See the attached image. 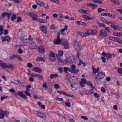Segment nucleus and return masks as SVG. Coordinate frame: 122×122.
<instances>
[{
	"instance_id": "obj_22",
	"label": "nucleus",
	"mask_w": 122,
	"mask_h": 122,
	"mask_svg": "<svg viewBox=\"0 0 122 122\" xmlns=\"http://www.w3.org/2000/svg\"><path fill=\"white\" fill-rule=\"evenodd\" d=\"M30 47L32 49H34L36 48V46L35 43L33 42L30 45Z\"/></svg>"
},
{
	"instance_id": "obj_50",
	"label": "nucleus",
	"mask_w": 122,
	"mask_h": 122,
	"mask_svg": "<svg viewBox=\"0 0 122 122\" xmlns=\"http://www.w3.org/2000/svg\"><path fill=\"white\" fill-rule=\"evenodd\" d=\"M37 77L39 78L40 79L42 80L43 79V77L40 74H38Z\"/></svg>"
},
{
	"instance_id": "obj_41",
	"label": "nucleus",
	"mask_w": 122,
	"mask_h": 122,
	"mask_svg": "<svg viewBox=\"0 0 122 122\" xmlns=\"http://www.w3.org/2000/svg\"><path fill=\"white\" fill-rule=\"evenodd\" d=\"M90 13V11L89 10H84L83 13L86 14H88Z\"/></svg>"
},
{
	"instance_id": "obj_48",
	"label": "nucleus",
	"mask_w": 122,
	"mask_h": 122,
	"mask_svg": "<svg viewBox=\"0 0 122 122\" xmlns=\"http://www.w3.org/2000/svg\"><path fill=\"white\" fill-rule=\"evenodd\" d=\"M101 91L103 93H105L106 91V90L105 88L102 87L101 88Z\"/></svg>"
},
{
	"instance_id": "obj_40",
	"label": "nucleus",
	"mask_w": 122,
	"mask_h": 122,
	"mask_svg": "<svg viewBox=\"0 0 122 122\" xmlns=\"http://www.w3.org/2000/svg\"><path fill=\"white\" fill-rule=\"evenodd\" d=\"M116 37H113V36H110L109 37L110 39L113 41H115Z\"/></svg>"
},
{
	"instance_id": "obj_20",
	"label": "nucleus",
	"mask_w": 122,
	"mask_h": 122,
	"mask_svg": "<svg viewBox=\"0 0 122 122\" xmlns=\"http://www.w3.org/2000/svg\"><path fill=\"white\" fill-rule=\"evenodd\" d=\"M36 61H45V58L44 57H42L40 56L38 57Z\"/></svg>"
},
{
	"instance_id": "obj_29",
	"label": "nucleus",
	"mask_w": 122,
	"mask_h": 122,
	"mask_svg": "<svg viewBox=\"0 0 122 122\" xmlns=\"http://www.w3.org/2000/svg\"><path fill=\"white\" fill-rule=\"evenodd\" d=\"M58 76V75L56 74H52L50 76V77L51 78H53L54 77H56Z\"/></svg>"
},
{
	"instance_id": "obj_30",
	"label": "nucleus",
	"mask_w": 122,
	"mask_h": 122,
	"mask_svg": "<svg viewBox=\"0 0 122 122\" xmlns=\"http://www.w3.org/2000/svg\"><path fill=\"white\" fill-rule=\"evenodd\" d=\"M78 34L83 37L86 36L85 32L83 33L80 32H77Z\"/></svg>"
},
{
	"instance_id": "obj_18",
	"label": "nucleus",
	"mask_w": 122,
	"mask_h": 122,
	"mask_svg": "<svg viewBox=\"0 0 122 122\" xmlns=\"http://www.w3.org/2000/svg\"><path fill=\"white\" fill-rule=\"evenodd\" d=\"M40 27L41 30L45 34L47 33L46 28L45 26H43L42 27L40 26Z\"/></svg>"
},
{
	"instance_id": "obj_45",
	"label": "nucleus",
	"mask_w": 122,
	"mask_h": 122,
	"mask_svg": "<svg viewBox=\"0 0 122 122\" xmlns=\"http://www.w3.org/2000/svg\"><path fill=\"white\" fill-rule=\"evenodd\" d=\"M16 15H13L11 19V20L12 21H14L15 19H16Z\"/></svg>"
},
{
	"instance_id": "obj_5",
	"label": "nucleus",
	"mask_w": 122,
	"mask_h": 122,
	"mask_svg": "<svg viewBox=\"0 0 122 122\" xmlns=\"http://www.w3.org/2000/svg\"><path fill=\"white\" fill-rule=\"evenodd\" d=\"M30 16L32 18L33 20L36 21H37L38 19H39V18H38V16L37 14L31 13Z\"/></svg>"
},
{
	"instance_id": "obj_4",
	"label": "nucleus",
	"mask_w": 122,
	"mask_h": 122,
	"mask_svg": "<svg viewBox=\"0 0 122 122\" xmlns=\"http://www.w3.org/2000/svg\"><path fill=\"white\" fill-rule=\"evenodd\" d=\"M15 95L16 96L19 95L22 98L25 99H26L27 98V97L25 95L23 94V92L22 91H18L17 92H16L15 93Z\"/></svg>"
},
{
	"instance_id": "obj_14",
	"label": "nucleus",
	"mask_w": 122,
	"mask_h": 122,
	"mask_svg": "<svg viewBox=\"0 0 122 122\" xmlns=\"http://www.w3.org/2000/svg\"><path fill=\"white\" fill-rule=\"evenodd\" d=\"M17 81L18 82V85L20 87L23 88L25 86V82H20L18 80Z\"/></svg>"
},
{
	"instance_id": "obj_16",
	"label": "nucleus",
	"mask_w": 122,
	"mask_h": 122,
	"mask_svg": "<svg viewBox=\"0 0 122 122\" xmlns=\"http://www.w3.org/2000/svg\"><path fill=\"white\" fill-rule=\"evenodd\" d=\"M36 112L37 115L43 118L44 116H45L40 111H36Z\"/></svg>"
},
{
	"instance_id": "obj_23",
	"label": "nucleus",
	"mask_w": 122,
	"mask_h": 122,
	"mask_svg": "<svg viewBox=\"0 0 122 122\" xmlns=\"http://www.w3.org/2000/svg\"><path fill=\"white\" fill-rule=\"evenodd\" d=\"M113 35L114 36L120 37L121 32H114L113 33Z\"/></svg>"
},
{
	"instance_id": "obj_64",
	"label": "nucleus",
	"mask_w": 122,
	"mask_h": 122,
	"mask_svg": "<svg viewBox=\"0 0 122 122\" xmlns=\"http://www.w3.org/2000/svg\"><path fill=\"white\" fill-rule=\"evenodd\" d=\"M101 58L102 61L104 62H106V59L103 56H102L101 57Z\"/></svg>"
},
{
	"instance_id": "obj_36",
	"label": "nucleus",
	"mask_w": 122,
	"mask_h": 122,
	"mask_svg": "<svg viewBox=\"0 0 122 122\" xmlns=\"http://www.w3.org/2000/svg\"><path fill=\"white\" fill-rule=\"evenodd\" d=\"M56 57L57 60L61 62H62V60L60 56H57Z\"/></svg>"
},
{
	"instance_id": "obj_21",
	"label": "nucleus",
	"mask_w": 122,
	"mask_h": 122,
	"mask_svg": "<svg viewBox=\"0 0 122 122\" xmlns=\"http://www.w3.org/2000/svg\"><path fill=\"white\" fill-rule=\"evenodd\" d=\"M115 42H117L120 44H122V40L119 37H116Z\"/></svg>"
},
{
	"instance_id": "obj_61",
	"label": "nucleus",
	"mask_w": 122,
	"mask_h": 122,
	"mask_svg": "<svg viewBox=\"0 0 122 122\" xmlns=\"http://www.w3.org/2000/svg\"><path fill=\"white\" fill-rule=\"evenodd\" d=\"M38 75V74H36L35 73L32 74V75H31L32 76L35 77H37Z\"/></svg>"
},
{
	"instance_id": "obj_11",
	"label": "nucleus",
	"mask_w": 122,
	"mask_h": 122,
	"mask_svg": "<svg viewBox=\"0 0 122 122\" xmlns=\"http://www.w3.org/2000/svg\"><path fill=\"white\" fill-rule=\"evenodd\" d=\"M2 41H7L9 42L10 40V37L8 36H7L5 37H2Z\"/></svg>"
},
{
	"instance_id": "obj_13",
	"label": "nucleus",
	"mask_w": 122,
	"mask_h": 122,
	"mask_svg": "<svg viewBox=\"0 0 122 122\" xmlns=\"http://www.w3.org/2000/svg\"><path fill=\"white\" fill-rule=\"evenodd\" d=\"M33 70L34 71L38 72L39 73H41L42 71V69L39 67H33Z\"/></svg>"
},
{
	"instance_id": "obj_62",
	"label": "nucleus",
	"mask_w": 122,
	"mask_h": 122,
	"mask_svg": "<svg viewBox=\"0 0 122 122\" xmlns=\"http://www.w3.org/2000/svg\"><path fill=\"white\" fill-rule=\"evenodd\" d=\"M8 14V13L7 12H5L4 13H3L2 14V15L3 17H4L5 15H7Z\"/></svg>"
},
{
	"instance_id": "obj_51",
	"label": "nucleus",
	"mask_w": 122,
	"mask_h": 122,
	"mask_svg": "<svg viewBox=\"0 0 122 122\" xmlns=\"http://www.w3.org/2000/svg\"><path fill=\"white\" fill-rule=\"evenodd\" d=\"M81 118L82 119L85 120H87L88 119L86 117H85V116H81Z\"/></svg>"
},
{
	"instance_id": "obj_38",
	"label": "nucleus",
	"mask_w": 122,
	"mask_h": 122,
	"mask_svg": "<svg viewBox=\"0 0 122 122\" xmlns=\"http://www.w3.org/2000/svg\"><path fill=\"white\" fill-rule=\"evenodd\" d=\"M117 71L118 73L120 74L122 76V69L121 68H118L117 70Z\"/></svg>"
},
{
	"instance_id": "obj_46",
	"label": "nucleus",
	"mask_w": 122,
	"mask_h": 122,
	"mask_svg": "<svg viewBox=\"0 0 122 122\" xmlns=\"http://www.w3.org/2000/svg\"><path fill=\"white\" fill-rule=\"evenodd\" d=\"M65 30H64V29H62L61 31H60L61 34L63 35H64L65 34L64 33V32L65 31Z\"/></svg>"
},
{
	"instance_id": "obj_25",
	"label": "nucleus",
	"mask_w": 122,
	"mask_h": 122,
	"mask_svg": "<svg viewBox=\"0 0 122 122\" xmlns=\"http://www.w3.org/2000/svg\"><path fill=\"white\" fill-rule=\"evenodd\" d=\"M105 76V72L102 71L100 72V78H102L104 77Z\"/></svg>"
},
{
	"instance_id": "obj_24",
	"label": "nucleus",
	"mask_w": 122,
	"mask_h": 122,
	"mask_svg": "<svg viewBox=\"0 0 122 122\" xmlns=\"http://www.w3.org/2000/svg\"><path fill=\"white\" fill-rule=\"evenodd\" d=\"M39 51L42 53H43L45 51V49L43 47L41 46L39 48Z\"/></svg>"
},
{
	"instance_id": "obj_33",
	"label": "nucleus",
	"mask_w": 122,
	"mask_h": 122,
	"mask_svg": "<svg viewBox=\"0 0 122 122\" xmlns=\"http://www.w3.org/2000/svg\"><path fill=\"white\" fill-rule=\"evenodd\" d=\"M108 16L110 17L113 18L114 17L115 15H112L110 13H106V16Z\"/></svg>"
},
{
	"instance_id": "obj_53",
	"label": "nucleus",
	"mask_w": 122,
	"mask_h": 122,
	"mask_svg": "<svg viewBox=\"0 0 122 122\" xmlns=\"http://www.w3.org/2000/svg\"><path fill=\"white\" fill-rule=\"evenodd\" d=\"M64 94H65L66 96H68L69 97H71L72 98H73L74 97V96L73 95H72L70 94L68 95L66 92H64Z\"/></svg>"
},
{
	"instance_id": "obj_1",
	"label": "nucleus",
	"mask_w": 122,
	"mask_h": 122,
	"mask_svg": "<svg viewBox=\"0 0 122 122\" xmlns=\"http://www.w3.org/2000/svg\"><path fill=\"white\" fill-rule=\"evenodd\" d=\"M92 69L93 75H95V78L96 79L97 81H98L99 79V68L98 67L97 69H96L93 66Z\"/></svg>"
},
{
	"instance_id": "obj_44",
	"label": "nucleus",
	"mask_w": 122,
	"mask_h": 122,
	"mask_svg": "<svg viewBox=\"0 0 122 122\" xmlns=\"http://www.w3.org/2000/svg\"><path fill=\"white\" fill-rule=\"evenodd\" d=\"M65 105L68 107H70L71 106V103L69 102H65Z\"/></svg>"
},
{
	"instance_id": "obj_3",
	"label": "nucleus",
	"mask_w": 122,
	"mask_h": 122,
	"mask_svg": "<svg viewBox=\"0 0 122 122\" xmlns=\"http://www.w3.org/2000/svg\"><path fill=\"white\" fill-rule=\"evenodd\" d=\"M86 36L91 35H94L96 33L95 30H87L86 32H85Z\"/></svg>"
},
{
	"instance_id": "obj_55",
	"label": "nucleus",
	"mask_w": 122,
	"mask_h": 122,
	"mask_svg": "<svg viewBox=\"0 0 122 122\" xmlns=\"http://www.w3.org/2000/svg\"><path fill=\"white\" fill-rule=\"evenodd\" d=\"M94 95L96 98H98L99 97V95L96 93H95L94 94Z\"/></svg>"
},
{
	"instance_id": "obj_47",
	"label": "nucleus",
	"mask_w": 122,
	"mask_h": 122,
	"mask_svg": "<svg viewBox=\"0 0 122 122\" xmlns=\"http://www.w3.org/2000/svg\"><path fill=\"white\" fill-rule=\"evenodd\" d=\"M65 30H64V29H62L61 31H60L61 34L63 35H64L65 34L64 33V32L65 31Z\"/></svg>"
},
{
	"instance_id": "obj_60",
	"label": "nucleus",
	"mask_w": 122,
	"mask_h": 122,
	"mask_svg": "<svg viewBox=\"0 0 122 122\" xmlns=\"http://www.w3.org/2000/svg\"><path fill=\"white\" fill-rule=\"evenodd\" d=\"M55 88L56 89H58L59 88V86L58 84H55L54 85Z\"/></svg>"
},
{
	"instance_id": "obj_57",
	"label": "nucleus",
	"mask_w": 122,
	"mask_h": 122,
	"mask_svg": "<svg viewBox=\"0 0 122 122\" xmlns=\"http://www.w3.org/2000/svg\"><path fill=\"white\" fill-rule=\"evenodd\" d=\"M16 57L18 58V59L21 61L22 60V57L19 55H17L16 56Z\"/></svg>"
},
{
	"instance_id": "obj_26",
	"label": "nucleus",
	"mask_w": 122,
	"mask_h": 122,
	"mask_svg": "<svg viewBox=\"0 0 122 122\" xmlns=\"http://www.w3.org/2000/svg\"><path fill=\"white\" fill-rule=\"evenodd\" d=\"M30 91V89H26V90L25 91V93L26 95L27 96H29L30 97L31 96L30 95V94L29 92V91Z\"/></svg>"
},
{
	"instance_id": "obj_19",
	"label": "nucleus",
	"mask_w": 122,
	"mask_h": 122,
	"mask_svg": "<svg viewBox=\"0 0 122 122\" xmlns=\"http://www.w3.org/2000/svg\"><path fill=\"white\" fill-rule=\"evenodd\" d=\"M36 2L38 5L41 6H42L43 7H44V5H45V4L42 2L38 0H36Z\"/></svg>"
},
{
	"instance_id": "obj_17",
	"label": "nucleus",
	"mask_w": 122,
	"mask_h": 122,
	"mask_svg": "<svg viewBox=\"0 0 122 122\" xmlns=\"http://www.w3.org/2000/svg\"><path fill=\"white\" fill-rule=\"evenodd\" d=\"M101 36H106L107 35V33L104 30H101L100 31Z\"/></svg>"
},
{
	"instance_id": "obj_12",
	"label": "nucleus",
	"mask_w": 122,
	"mask_h": 122,
	"mask_svg": "<svg viewBox=\"0 0 122 122\" xmlns=\"http://www.w3.org/2000/svg\"><path fill=\"white\" fill-rule=\"evenodd\" d=\"M0 65L4 68H5L8 67V66L3 61L0 60Z\"/></svg>"
},
{
	"instance_id": "obj_42",
	"label": "nucleus",
	"mask_w": 122,
	"mask_h": 122,
	"mask_svg": "<svg viewBox=\"0 0 122 122\" xmlns=\"http://www.w3.org/2000/svg\"><path fill=\"white\" fill-rule=\"evenodd\" d=\"M55 99L57 100L60 101L62 102L63 101V99L62 98H59L58 97H56Z\"/></svg>"
},
{
	"instance_id": "obj_7",
	"label": "nucleus",
	"mask_w": 122,
	"mask_h": 122,
	"mask_svg": "<svg viewBox=\"0 0 122 122\" xmlns=\"http://www.w3.org/2000/svg\"><path fill=\"white\" fill-rule=\"evenodd\" d=\"M102 54L104 56H106L107 59L109 58L111 59L112 58V54L108 53H107L106 54L105 53L103 52L102 53Z\"/></svg>"
},
{
	"instance_id": "obj_8",
	"label": "nucleus",
	"mask_w": 122,
	"mask_h": 122,
	"mask_svg": "<svg viewBox=\"0 0 122 122\" xmlns=\"http://www.w3.org/2000/svg\"><path fill=\"white\" fill-rule=\"evenodd\" d=\"M60 34L58 33L57 36V37L55 43L57 45L60 44L61 42V39L60 38Z\"/></svg>"
},
{
	"instance_id": "obj_49",
	"label": "nucleus",
	"mask_w": 122,
	"mask_h": 122,
	"mask_svg": "<svg viewBox=\"0 0 122 122\" xmlns=\"http://www.w3.org/2000/svg\"><path fill=\"white\" fill-rule=\"evenodd\" d=\"M75 48L77 51L79 50L80 49V45H78L77 46H76L75 47Z\"/></svg>"
},
{
	"instance_id": "obj_34",
	"label": "nucleus",
	"mask_w": 122,
	"mask_h": 122,
	"mask_svg": "<svg viewBox=\"0 0 122 122\" xmlns=\"http://www.w3.org/2000/svg\"><path fill=\"white\" fill-rule=\"evenodd\" d=\"M49 56L51 57L54 58L55 56V54L53 52L51 51L49 54Z\"/></svg>"
},
{
	"instance_id": "obj_27",
	"label": "nucleus",
	"mask_w": 122,
	"mask_h": 122,
	"mask_svg": "<svg viewBox=\"0 0 122 122\" xmlns=\"http://www.w3.org/2000/svg\"><path fill=\"white\" fill-rule=\"evenodd\" d=\"M86 84L88 86H90V88L91 87H93L94 86L92 82L89 81H87Z\"/></svg>"
},
{
	"instance_id": "obj_35",
	"label": "nucleus",
	"mask_w": 122,
	"mask_h": 122,
	"mask_svg": "<svg viewBox=\"0 0 122 122\" xmlns=\"http://www.w3.org/2000/svg\"><path fill=\"white\" fill-rule=\"evenodd\" d=\"M22 14L23 15H25L26 14V15L29 16H30V14H31L30 13V12L27 11H23L22 12Z\"/></svg>"
},
{
	"instance_id": "obj_63",
	"label": "nucleus",
	"mask_w": 122,
	"mask_h": 122,
	"mask_svg": "<svg viewBox=\"0 0 122 122\" xmlns=\"http://www.w3.org/2000/svg\"><path fill=\"white\" fill-rule=\"evenodd\" d=\"M45 7V9H46L47 10L50 8V7L48 5H46L45 6H44V7Z\"/></svg>"
},
{
	"instance_id": "obj_39",
	"label": "nucleus",
	"mask_w": 122,
	"mask_h": 122,
	"mask_svg": "<svg viewBox=\"0 0 122 122\" xmlns=\"http://www.w3.org/2000/svg\"><path fill=\"white\" fill-rule=\"evenodd\" d=\"M68 59V63L71 64L73 63V61L71 58V57H69Z\"/></svg>"
},
{
	"instance_id": "obj_32",
	"label": "nucleus",
	"mask_w": 122,
	"mask_h": 122,
	"mask_svg": "<svg viewBox=\"0 0 122 122\" xmlns=\"http://www.w3.org/2000/svg\"><path fill=\"white\" fill-rule=\"evenodd\" d=\"M112 2L114 3L117 4L118 5L120 4V2L118 0H111Z\"/></svg>"
},
{
	"instance_id": "obj_10",
	"label": "nucleus",
	"mask_w": 122,
	"mask_h": 122,
	"mask_svg": "<svg viewBox=\"0 0 122 122\" xmlns=\"http://www.w3.org/2000/svg\"><path fill=\"white\" fill-rule=\"evenodd\" d=\"M86 80L84 78H82L81 80V81L80 82V84L81 86L82 87L85 86L84 84H86Z\"/></svg>"
},
{
	"instance_id": "obj_56",
	"label": "nucleus",
	"mask_w": 122,
	"mask_h": 122,
	"mask_svg": "<svg viewBox=\"0 0 122 122\" xmlns=\"http://www.w3.org/2000/svg\"><path fill=\"white\" fill-rule=\"evenodd\" d=\"M52 2H55L56 3L59 4V3L58 0H50Z\"/></svg>"
},
{
	"instance_id": "obj_6",
	"label": "nucleus",
	"mask_w": 122,
	"mask_h": 122,
	"mask_svg": "<svg viewBox=\"0 0 122 122\" xmlns=\"http://www.w3.org/2000/svg\"><path fill=\"white\" fill-rule=\"evenodd\" d=\"M91 89H90L88 92H86V93L87 94H91L95 92L96 91V89L94 86L93 87H91Z\"/></svg>"
},
{
	"instance_id": "obj_9",
	"label": "nucleus",
	"mask_w": 122,
	"mask_h": 122,
	"mask_svg": "<svg viewBox=\"0 0 122 122\" xmlns=\"http://www.w3.org/2000/svg\"><path fill=\"white\" fill-rule=\"evenodd\" d=\"M112 28L114 30H120L121 27L118 25H116L113 24H112L111 25Z\"/></svg>"
},
{
	"instance_id": "obj_2",
	"label": "nucleus",
	"mask_w": 122,
	"mask_h": 122,
	"mask_svg": "<svg viewBox=\"0 0 122 122\" xmlns=\"http://www.w3.org/2000/svg\"><path fill=\"white\" fill-rule=\"evenodd\" d=\"M9 114V112L7 111H3L1 109H0V118L2 119L4 117V116H6Z\"/></svg>"
},
{
	"instance_id": "obj_52",
	"label": "nucleus",
	"mask_w": 122,
	"mask_h": 122,
	"mask_svg": "<svg viewBox=\"0 0 122 122\" xmlns=\"http://www.w3.org/2000/svg\"><path fill=\"white\" fill-rule=\"evenodd\" d=\"M82 17L83 18L85 19V20H87L88 16L85 15H83L82 16Z\"/></svg>"
},
{
	"instance_id": "obj_58",
	"label": "nucleus",
	"mask_w": 122,
	"mask_h": 122,
	"mask_svg": "<svg viewBox=\"0 0 122 122\" xmlns=\"http://www.w3.org/2000/svg\"><path fill=\"white\" fill-rule=\"evenodd\" d=\"M117 11L119 12L122 15V10L120 9H117Z\"/></svg>"
},
{
	"instance_id": "obj_59",
	"label": "nucleus",
	"mask_w": 122,
	"mask_h": 122,
	"mask_svg": "<svg viewBox=\"0 0 122 122\" xmlns=\"http://www.w3.org/2000/svg\"><path fill=\"white\" fill-rule=\"evenodd\" d=\"M8 97L7 96L4 97L2 96L0 98L1 101H3L4 99L7 98Z\"/></svg>"
},
{
	"instance_id": "obj_43",
	"label": "nucleus",
	"mask_w": 122,
	"mask_h": 122,
	"mask_svg": "<svg viewBox=\"0 0 122 122\" xmlns=\"http://www.w3.org/2000/svg\"><path fill=\"white\" fill-rule=\"evenodd\" d=\"M8 67H9L10 69H13L14 68L15 66L12 64H10L8 66Z\"/></svg>"
},
{
	"instance_id": "obj_54",
	"label": "nucleus",
	"mask_w": 122,
	"mask_h": 122,
	"mask_svg": "<svg viewBox=\"0 0 122 122\" xmlns=\"http://www.w3.org/2000/svg\"><path fill=\"white\" fill-rule=\"evenodd\" d=\"M81 22L80 21H77L75 22V23L77 25H81Z\"/></svg>"
},
{
	"instance_id": "obj_15",
	"label": "nucleus",
	"mask_w": 122,
	"mask_h": 122,
	"mask_svg": "<svg viewBox=\"0 0 122 122\" xmlns=\"http://www.w3.org/2000/svg\"><path fill=\"white\" fill-rule=\"evenodd\" d=\"M37 21L41 23H47L48 22L47 20L46 19H40L39 18V19H38Z\"/></svg>"
},
{
	"instance_id": "obj_31",
	"label": "nucleus",
	"mask_w": 122,
	"mask_h": 122,
	"mask_svg": "<svg viewBox=\"0 0 122 122\" xmlns=\"http://www.w3.org/2000/svg\"><path fill=\"white\" fill-rule=\"evenodd\" d=\"M3 26L2 25L0 26V35H2L4 31Z\"/></svg>"
},
{
	"instance_id": "obj_37",
	"label": "nucleus",
	"mask_w": 122,
	"mask_h": 122,
	"mask_svg": "<svg viewBox=\"0 0 122 122\" xmlns=\"http://www.w3.org/2000/svg\"><path fill=\"white\" fill-rule=\"evenodd\" d=\"M63 54V51L60 50L58 52V54L57 56H62Z\"/></svg>"
},
{
	"instance_id": "obj_28",
	"label": "nucleus",
	"mask_w": 122,
	"mask_h": 122,
	"mask_svg": "<svg viewBox=\"0 0 122 122\" xmlns=\"http://www.w3.org/2000/svg\"><path fill=\"white\" fill-rule=\"evenodd\" d=\"M63 45L64 46L65 48L66 49H68L69 48V46L67 43V41H66L65 43L63 44Z\"/></svg>"
}]
</instances>
